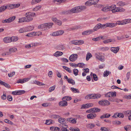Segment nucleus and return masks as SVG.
Wrapping results in <instances>:
<instances>
[{
  "instance_id": "obj_9",
  "label": "nucleus",
  "mask_w": 131,
  "mask_h": 131,
  "mask_svg": "<svg viewBox=\"0 0 131 131\" xmlns=\"http://www.w3.org/2000/svg\"><path fill=\"white\" fill-rule=\"evenodd\" d=\"M77 119L73 118H68L67 120L69 122L73 124H75L76 123V120Z\"/></svg>"
},
{
  "instance_id": "obj_36",
  "label": "nucleus",
  "mask_w": 131,
  "mask_h": 131,
  "mask_svg": "<svg viewBox=\"0 0 131 131\" xmlns=\"http://www.w3.org/2000/svg\"><path fill=\"white\" fill-rule=\"evenodd\" d=\"M15 16H13L8 18V20L9 23L13 21L15 19Z\"/></svg>"
},
{
  "instance_id": "obj_31",
  "label": "nucleus",
  "mask_w": 131,
  "mask_h": 131,
  "mask_svg": "<svg viewBox=\"0 0 131 131\" xmlns=\"http://www.w3.org/2000/svg\"><path fill=\"white\" fill-rule=\"evenodd\" d=\"M54 122V121H53L52 119H49L46 120V123L45 124L48 125H49L53 123Z\"/></svg>"
},
{
  "instance_id": "obj_17",
  "label": "nucleus",
  "mask_w": 131,
  "mask_h": 131,
  "mask_svg": "<svg viewBox=\"0 0 131 131\" xmlns=\"http://www.w3.org/2000/svg\"><path fill=\"white\" fill-rule=\"evenodd\" d=\"M124 25L131 23V19H125L123 20Z\"/></svg>"
},
{
  "instance_id": "obj_61",
  "label": "nucleus",
  "mask_w": 131,
  "mask_h": 131,
  "mask_svg": "<svg viewBox=\"0 0 131 131\" xmlns=\"http://www.w3.org/2000/svg\"><path fill=\"white\" fill-rule=\"evenodd\" d=\"M85 65L83 63H78L77 64L78 67V66L79 67L83 68L84 66Z\"/></svg>"
},
{
  "instance_id": "obj_64",
  "label": "nucleus",
  "mask_w": 131,
  "mask_h": 131,
  "mask_svg": "<svg viewBox=\"0 0 131 131\" xmlns=\"http://www.w3.org/2000/svg\"><path fill=\"white\" fill-rule=\"evenodd\" d=\"M130 128V126L129 125H127L125 126L124 127L125 130L126 131H127L128 130H129Z\"/></svg>"
},
{
  "instance_id": "obj_18",
  "label": "nucleus",
  "mask_w": 131,
  "mask_h": 131,
  "mask_svg": "<svg viewBox=\"0 0 131 131\" xmlns=\"http://www.w3.org/2000/svg\"><path fill=\"white\" fill-rule=\"evenodd\" d=\"M92 32H93V30L92 29L84 31L82 33V35H88L90 34Z\"/></svg>"
},
{
  "instance_id": "obj_63",
  "label": "nucleus",
  "mask_w": 131,
  "mask_h": 131,
  "mask_svg": "<svg viewBox=\"0 0 131 131\" xmlns=\"http://www.w3.org/2000/svg\"><path fill=\"white\" fill-rule=\"evenodd\" d=\"M55 89V86L54 85L52 87H50L49 90V92H51L53 91Z\"/></svg>"
},
{
  "instance_id": "obj_51",
  "label": "nucleus",
  "mask_w": 131,
  "mask_h": 131,
  "mask_svg": "<svg viewBox=\"0 0 131 131\" xmlns=\"http://www.w3.org/2000/svg\"><path fill=\"white\" fill-rule=\"evenodd\" d=\"M33 33L34 34L33 36H39L42 33L41 32L39 31L37 32H33Z\"/></svg>"
},
{
  "instance_id": "obj_39",
  "label": "nucleus",
  "mask_w": 131,
  "mask_h": 131,
  "mask_svg": "<svg viewBox=\"0 0 131 131\" xmlns=\"http://www.w3.org/2000/svg\"><path fill=\"white\" fill-rule=\"evenodd\" d=\"M26 28L27 31L32 30L34 28V27L33 26H29Z\"/></svg>"
},
{
  "instance_id": "obj_62",
  "label": "nucleus",
  "mask_w": 131,
  "mask_h": 131,
  "mask_svg": "<svg viewBox=\"0 0 131 131\" xmlns=\"http://www.w3.org/2000/svg\"><path fill=\"white\" fill-rule=\"evenodd\" d=\"M24 79H19L17 80V83H24Z\"/></svg>"
},
{
  "instance_id": "obj_42",
  "label": "nucleus",
  "mask_w": 131,
  "mask_h": 131,
  "mask_svg": "<svg viewBox=\"0 0 131 131\" xmlns=\"http://www.w3.org/2000/svg\"><path fill=\"white\" fill-rule=\"evenodd\" d=\"M42 6H38L32 9L33 11H36L38 10L39 9H40Z\"/></svg>"
},
{
  "instance_id": "obj_3",
  "label": "nucleus",
  "mask_w": 131,
  "mask_h": 131,
  "mask_svg": "<svg viewBox=\"0 0 131 131\" xmlns=\"http://www.w3.org/2000/svg\"><path fill=\"white\" fill-rule=\"evenodd\" d=\"M76 8H77V12L78 13L85 9L86 8V7L84 6H78L76 7Z\"/></svg>"
},
{
  "instance_id": "obj_26",
  "label": "nucleus",
  "mask_w": 131,
  "mask_h": 131,
  "mask_svg": "<svg viewBox=\"0 0 131 131\" xmlns=\"http://www.w3.org/2000/svg\"><path fill=\"white\" fill-rule=\"evenodd\" d=\"M70 90L71 91L74 93H79L80 92L79 90L75 88H70Z\"/></svg>"
},
{
  "instance_id": "obj_12",
  "label": "nucleus",
  "mask_w": 131,
  "mask_h": 131,
  "mask_svg": "<svg viewBox=\"0 0 131 131\" xmlns=\"http://www.w3.org/2000/svg\"><path fill=\"white\" fill-rule=\"evenodd\" d=\"M47 24L46 23H45L40 24L38 26V29L41 28L42 29H44V30L47 29L46 27Z\"/></svg>"
},
{
  "instance_id": "obj_1",
  "label": "nucleus",
  "mask_w": 131,
  "mask_h": 131,
  "mask_svg": "<svg viewBox=\"0 0 131 131\" xmlns=\"http://www.w3.org/2000/svg\"><path fill=\"white\" fill-rule=\"evenodd\" d=\"M25 15L27 22H29L32 21L33 19L32 18L36 15L35 13L29 12L26 13Z\"/></svg>"
},
{
  "instance_id": "obj_46",
  "label": "nucleus",
  "mask_w": 131,
  "mask_h": 131,
  "mask_svg": "<svg viewBox=\"0 0 131 131\" xmlns=\"http://www.w3.org/2000/svg\"><path fill=\"white\" fill-rule=\"evenodd\" d=\"M69 129L71 131H80V129L77 128H75L72 127H70Z\"/></svg>"
},
{
  "instance_id": "obj_32",
  "label": "nucleus",
  "mask_w": 131,
  "mask_h": 131,
  "mask_svg": "<svg viewBox=\"0 0 131 131\" xmlns=\"http://www.w3.org/2000/svg\"><path fill=\"white\" fill-rule=\"evenodd\" d=\"M117 4L118 6H123L125 5L126 4L125 3L123 2L122 1L119 2L117 3Z\"/></svg>"
},
{
  "instance_id": "obj_8",
  "label": "nucleus",
  "mask_w": 131,
  "mask_h": 131,
  "mask_svg": "<svg viewBox=\"0 0 131 131\" xmlns=\"http://www.w3.org/2000/svg\"><path fill=\"white\" fill-rule=\"evenodd\" d=\"M52 20L56 24L59 25H61L62 24L61 21L57 19L56 17H53L52 18Z\"/></svg>"
},
{
  "instance_id": "obj_59",
  "label": "nucleus",
  "mask_w": 131,
  "mask_h": 131,
  "mask_svg": "<svg viewBox=\"0 0 131 131\" xmlns=\"http://www.w3.org/2000/svg\"><path fill=\"white\" fill-rule=\"evenodd\" d=\"M115 24H116V26H117V24L121 25H124L123 20L121 21H117L116 23H115Z\"/></svg>"
},
{
  "instance_id": "obj_40",
  "label": "nucleus",
  "mask_w": 131,
  "mask_h": 131,
  "mask_svg": "<svg viewBox=\"0 0 131 131\" xmlns=\"http://www.w3.org/2000/svg\"><path fill=\"white\" fill-rule=\"evenodd\" d=\"M76 8V7H75L72 9L70 10H69L70 11V13L71 12L72 13H77Z\"/></svg>"
},
{
  "instance_id": "obj_13",
  "label": "nucleus",
  "mask_w": 131,
  "mask_h": 131,
  "mask_svg": "<svg viewBox=\"0 0 131 131\" xmlns=\"http://www.w3.org/2000/svg\"><path fill=\"white\" fill-rule=\"evenodd\" d=\"M111 10L113 13H114L118 12L117 7H116L115 5H112L111 6Z\"/></svg>"
},
{
  "instance_id": "obj_2",
  "label": "nucleus",
  "mask_w": 131,
  "mask_h": 131,
  "mask_svg": "<svg viewBox=\"0 0 131 131\" xmlns=\"http://www.w3.org/2000/svg\"><path fill=\"white\" fill-rule=\"evenodd\" d=\"M78 58V55L77 54H73L70 56L69 59L71 61L74 62Z\"/></svg>"
},
{
  "instance_id": "obj_43",
  "label": "nucleus",
  "mask_w": 131,
  "mask_h": 131,
  "mask_svg": "<svg viewBox=\"0 0 131 131\" xmlns=\"http://www.w3.org/2000/svg\"><path fill=\"white\" fill-rule=\"evenodd\" d=\"M7 7L6 6H4L0 7V12H1L5 10Z\"/></svg>"
},
{
  "instance_id": "obj_30",
  "label": "nucleus",
  "mask_w": 131,
  "mask_h": 131,
  "mask_svg": "<svg viewBox=\"0 0 131 131\" xmlns=\"http://www.w3.org/2000/svg\"><path fill=\"white\" fill-rule=\"evenodd\" d=\"M19 23H22L24 22H27L26 17L20 18L19 19Z\"/></svg>"
},
{
  "instance_id": "obj_28",
  "label": "nucleus",
  "mask_w": 131,
  "mask_h": 131,
  "mask_svg": "<svg viewBox=\"0 0 131 131\" xmlns=\"http://www.w3.org/2000/svg\"><path fill=\"white\" fill-rule=\"evenodd\" d=\"M67 81L69 83L72 84L73 85H74L75 84V82L71 79H69L67 80Z\"/></svg>"
},
{
  "instance_id": "obj_20",
  "label": "nucleus",
  "mask_w": 131,
  "mask_h": 131,
  "mask_svg": "<svg viewBox=\"0 0 131 131\" xmlns=\"http://www.w3.org/2000/svg\"><path fill=\"white\" fill-rule=\"evenodd\" d=\"M63 54V53L62 52L57 51L53 54V56H54L57 57L59 56L62 55Z\"/></svg>"
},
{
  "instance_id": "obj_4",
  "label": "nucleus",
  "mask_w": 131,
  "mask_h": 131,
  "mask_svg": "<svg viewBox=\"0 0 131 131\" xmlns=\"http://www.w3.org/2000/svg\"><path fill=\"white\" fill-rule=\"evenodd\" d=\"M64 32V31L63 30H60L57 32H53L52 35L54 36H56L62 35Z\"/></svg>"
},
{
  "instance_id": "obj_37",
  "label": "nucleus",
  "mask_w": 131,
  "mask_h": 131,
  "mask_svg": "<svg viewBox=\"0 0 131 131\" xmlns=\"http://www.w3.org/2000/svg\"><path fill=\"white\" fill-rule=\"evenodd\" d=\"M104 106H106L109 105L110 103L109 101L108 100H104Z\"/></svg>"
},
{
  "instance_id": "obj_38",
  "label": "nucleus",
  "mask_w": 131,
  "mask_h": 131,
  "mask_svg": "<svg viewBox=\"0 0 131 131\" xmlns=\"http://www.w3.org/2000/svg\"><path fill=\"white\" fill-rule=\"evenodd\" d=\"M60 117L59 115L55 114H53L51 116V118L52 119H57L59 118Z\"/></svg>"
},
{
  "instance_id": "obj_29",
  "label": "nucleus",
  "mask_w": 131,
  "mask_h": 131,
  "mask_svg": "<svg viewBox=\"0 0 131 131\" xmlns=\"http://www.w3.org/2000/svg\"><path fill=\"white\" fill-rule=\"evenodd\" d=\"M47 24L46 25L47 29H48L51 28L52 27V26L53 25V24L51 23H46Z\"/></svg>"
},
{
  "instance_id": "obj_33",
  "label": "nucleus",
  "mask_w": 131,
  "mask_h": 131,
  "mask_svg": "<svg viewBox=\"0 0 131 131\" xmlns=\"http://www.w3.org/2000/svg\"><path fill=\"white\" fill-rule=\"evenodd\" d=\"M12 42H16L18 40V37L16 36H13L11 37Z\"/></svg>"
},
{
  "instance_id": "obj_25",
  "label": "nucleus",
  "mask_w": 131,
  "mask_h": 131,
  "mask_svg": "<svg viewBox=\"0 0 131 131\" xmlns=\"http://www.w3.org/2000/svg\"><path fill=\"white\" fill-rule=\"evenodd\" d=\"M72 99V98L69 96H65L64 97H63L62 99V100H65L66 101H69L71 100Z\"/></svg>"
},
{
  "instance_id": "obj_53",
  "label": "nucleus",
  "mask_w": 131,
  "mask_h": 131,
  "mask_svg": "<svg viewBox=\"0 0 131 131\" xmlns=\"http://www.w3.org/2000/svg\"><path fill=\"white\" fill-rule=\"evenodd\" d=\"M74 74L76 76L78 75V70L76 69H74L73 70Z\"/></svg>"
},
{
  "instance_id": "obj_60",
  "label": "nucleus",
  "mask_w": 131,
  "mask_h": 131,
  "mask_svg": "<svg viewBox=\"0 0 131 131\" xmlns=\"http://www.w3.org/2000/svg\"><path fill=\"white\" fill-rule=\"evenodd\" d=\"M91 1L89 0L85 3V5L87 6H90L92 5Z\"/></svg>"
},
{
  "instance_id": "obj_45",
  "label": "nucleus",
  "mask_w": 131,
  "mask_h": 131,
  "mask_svg": "<svg viewBox=\"0 0 131 131\" xmlns=\"http://www.w3.org/2000/svg\"><path fill=\"white\" fill-rule=\"evenodd\" d=\"M109 92L110 97L116 96V92Z\"/></svg>"
},
{
  "instance_id": "obj_55",
  "label": "nucleus",
  "mask_w": 131,
  "mask_h": 131,
  "mask_svg": "<svg viewBox=\"0 0 131 131\" xmlns=\"http://www.w3.org/2000/svg\"><path fill=\"white\" fill-rule=\"evenodd\" d=\"M102 62H104L105 60V58L104 56H103L101 55L100 57V58L99 59Z\"/></svg>"
},
{
  "instance_id": "obj_27",
  "label": "nucleus",
  "mask_w": 131,
  "mask_h": 131,
  "mask_svg": "<svg viewBox=\"0 0 131 131\" xmlns=\"http://www.w3.org/2000/svg\"><path fill=\"white\" fill-rule=\"evenodd\" d=\"M27 31V30L26 28V27L21 28L19 29V32L20 33H22Z\"/></svg>"
},
{
  "instance_id": "obj_52",
  "label": "nucleus",
  "mask_w": 131,
  "mask_h": 131,
  "mask_svg": "<svg viewBox=\"0 0 131 131\" xmlns=\"http://www.w3.org/2000/svg\"><path fill=\"white\" fill-rule=\"evenodd\" d=\"M94 99H98L101 96V95L99 94H94Z\"/></svg>"
},
{
  "instance_id": "obj_5",
  "label": "nucleus",
  "mask_w": 131,
  "mask_h": 131,
  "mask_svg": "<svg viewBox=\"0 0 131 131\" xmlns=\"http://www.w3.org/2000/svg\"><path fill=\"white\" fill-rule=\"evenodd\" d=\"M62 101L60 102L59 104L60 106H65L68 105V103L67 101L65 100H62Z\"/></svg>"
},
{
  "instance_id": "obj_50",
  "label": "nucleus",
  "mask_w": 131,
  "mask_h": 131,
  "mask_svg": "<svg viewBox=\"0 0 131 131\" xmlns=\"http://www.w3.org/2000/svg\"><path fill=\"white\" fill-rule=\"evenodd\" d=\"M112 41V40L111 39H109L104 40L103 42L104 43H107Z\"/></svg>"
},
{
  "instance_id": "obj_54",
  "label": "nucleus",
  "mask_w": 131,
  "mask_h": 131,
  "mask_svg": "<svg viewBox=\"0 0 131 131\" xmlns=\"http://www.w3.org/2000/svg\"><path fill=\"white\" fill-rule=\"evenodd\" d=\"M110 73L111 72H109L108 71H104V77H107L109 73Z\"/></svg>"
},
{
  "instance_id": "obj_47",
  "label": "nucleus",
  "mask_w": 131,
  "mask_h": 131,
  "mask_svg": "<svg viewBox=\"0 0 131 131\" xmlns=\"http://www.w3.org/2000/svg\"><path fill=\"white\" fill-rule=\"evenodd\" d=\"M18 95H21L24 93L25 91L24 90H17Z\"/></svg>"
},
{
  "instance_id": "obj_15",
  "label": "nucleus",
  "mask_w": 131,
  "mask_h": 131,
  "mask_svg": "<svg viewBox=\"0 0 131 131\" xmlns=\"http://www.w3.org/2000/svg\"><path fill=\"white\" fill-rule=\"evenodd\" d=\"M94 94H89L85 96V99L87 100L90 99H94Z\"/></svg>"
},
{
  "instance_id": "obj_16",
  "label": "nucleus",
  "mask_w": 131,
  "mask_h": 131,
  "mask_svg": "<svg viewBox=\"0 0 131 131\" xmlns=\"http://www.w3.org/2000/svg\"><path fill=\"white\" fill-rule=\"evenodd\" d=\"M58 122L62 124H64L66 123V119L63 117L59 118L58 119Z\"/></svg>"
},
{
  "instance_id": "obj_41",
  "label": "nucleus",
  "mask_w": 131,
  "mask_h": 131,
  "mask_svg": "<svg viewBox=\"0 0 131 131\" xmlns=\"http://www.w3.org/2000/svg\"><path fill=\"white\" fill-rule=\"evenodd\" d=\"M63 68L69 73L72 72L71 70L69 68L65 66H63Z\"/></svg>"
},
{
  "instance_id": "obj_23",
  "label": "nucleus",
  "mask_w": 131,
  "mask_h": 131,
  "mask_svg": "<svg viewBox=\"0 0 131 131\" xmlns=\"http://www.w3.org/2000/svg\"><path fill=\"white\" fill-rule=\"evenodd\" d=\"M90 110H91V111H92V112H100L101 110L97 108H94L91 109Z\"/></svg>"
},
{
  "instance_id": "obj_57",
  "label": "nucleus",
  "mask_w": 131,
  "mask_h": 131,
  "mask_svg": "<svg viewBox=\"0 0 131 131\" xmlns=\"http://www.w3.org/2000/svg\"><path fill=\"white\" fill-rule=\"evenodd\" d=\"M95 57L96 58L99 59L100 58V57L101 56V54L100 53H95Z\"/></svg>"
},
{
  "instance_id": "obj_6",
  "label": "nucleus",
  "mask_w": 131,
  "mask_h": 131,
  "mask_svg": "<svg viewBox=\"0 0 131 131\" xmlns=\"http://www.w3.org/2000/svg\"><path fill=\"white\" fill-rule=\"evenodd\" d=\"M93 106V104L92 103L83 104L81 107V109L87 108L90 107H92Z\"/></svg>"
},
{
  "instance_id": "obj_35",
  "label": "nucleus",
  "mask_w": 131,
  "mask_h": 131,
  "mask_svg": "<svg viewBox=\"0 0 131 131\" xmlns=\"http://www.w3.org/2000/svg\"><path fill=\"white\" fill-rule=\"evenodd\" d=\"M42 0H32L31 4L33 5L40 2Z\"/></svg>"
},
{
  "instance_id": "obj_58",
  "label": "nucleus",
  "mask_w": 131,
  "mask_h": 131,
  "mask_svg": "<svg viewBox=\"0 0 131 131\" xmlns=\"http://www.w3.org/2000/svg\"><path fill=\"white\" fill-rule=\"evenodd\" d=\"M104 100L99 101L98 102L99 104L102 106H104Z\"/></svg>"
},
{
  "instance_id": "obj_19",
  "label": "nucleus",
  "mask_w": 131,
  "mask_h": 131,
  "mask_svg": "<svg viewBox=\"0 0 131 131\" xmlns=\"http://www.w3.org/2000/svg\"><path fill=\"white\" fill-rule=\"evenodd\" d=\"M57 49L59 50H64L65 49V47L62 45H59L57 47Z\"/></svg>"
},
{
  "instance_id": "obj_49",
  "label": "nucleus",
  "mask_w": 131,
  "mask_h": 131,
  "mask_svg": "<svg viewBox=\"0 0 131 131\" xmlns=\"http://www.w3.org/2000/svg\"><path fill=\"white\" fill-rule=\"evenodd\" d=\"M95 126V125L93 124H90L87 125V127L88 128L91 129Z\"/></svg>"
},
{
  "instance_id": "obj_24",
  "label": "nucleus",
  "mask_w": 131,
  "mask_h": 131,
  "mask_svg": "<svg viewBox=\"0 0 131 131\" xmlns=\"http://www.w3.org/2000/svg\"><path fill=\"white\" fill-rule=\"evenodd\" d=\"M92 57V55L91 54L90 52H88L86 54V61H88L89 59Z\"/></svg>"
},
{
  "instance_id": "obj_44",
  "label": "nucleus",
  "mask_w": 131,
  "mask_h": 131,
  "mask_svg": "<svg viewBox=\"0 0 131 131\" xmlns=\"http://www.w3.org/2000/svg\"><path fill=\"white\" fill-rule=\"evenodd\" d=\"M90 1H91L92 5L96 4L99 1V0H90Z\"/></svg>"
},
{
  "instance_id": "obj_14",
  "label": "nucleus",
  "mask_w": 131,
  "mask_h": 131,
  "mask_svg": "<svg viewBox=\"0 0 131 131\" xmlns=\"http://www.w3.org/2000/svg\"><path fill=\"white\" fill-rule=\"evenodd\" d=\"M111 6H106L101 9V10L104 12H106L111 10Z\"/></svg>"
},
{
  "instance_id": "obj_22",
  "label": "nucleus",
  "mask_w": 131,
  "mask_h": 131,
  "mask_svg": "<svg viewBox=\"0 0 131 131\" xmlns=\"http://www.w3.org/2000/svg\"><path fill=\"white\" fill-rule=\"evenodd\" d=\"M107 27L112 28L116 26V24L115 23H107Z\"/></svg>"
},
{
  "instance_id": "obj_11",
  "label": "nucleus",
  "mask_w": 131,
  "mask_h": 131,
  "mask_svg": "<svg viewBox=\"0 0 131 131\" xmlns=\"http://www.w3.org/2000/svg\"><path fill=\"white\" fill-rule=\"evenodd\" d=\"M3 40L4 42L5 43H10L12 42L11 37H7L4 38Z\"/></svg>"
},
{
  "instance_id": "obj_21",
  "label": "nucleus",
  "mask_w": 131,
  "mask_h": 131,
  "mask_svg": "<svg viewBox=\"0 0 131 131\" xmlns=\"http://www.w3.org/2000/svg\"><path fill=\"white\" fill-rule=\"evenodd\" d=\"M96 116V115L95 114H93L91 113L88 115L87 117L88 118L92 119L95 118Z\"/></svg>"
},
{
  "instance_id": "obj_56",
  "label": "nucleus",
  "mask_w": 131,
  "mask_h": 131,
  "mask_svg": "<svg viewBox=\"0 0 131 131\" xmlns=\"http://www.w3.org/2000/svg\"><path fill=\"white\" fill-rule=\"evenodd\" d=\"M78 40H73L71 42V44H73L75 45H78Z\"/></svg>"
},
{
  "instance_id": "obj_7",
  "label": "nucleus",
  "mask_w": 131,
  "mask_h": 131,
  "mask_svg": "<svg viewBox=\"0 0 131 131\" xmlns=\"http://www.w3.org/2000/svg\"><path fill=\"white\" fill-rule=\"evenodd\" d=\"M119 49V48L118 47H112L111 49V50L115 53H117Z\"/></svg>"
},
{
  "instance_id": "obj_48",
  "label": "nucleus",
  "mask_w": 131,
  "mask_h": 131,
  "mask_svg": "<svg viewBox=\"0 0 131 131\" xmlns=\"http://www.w3.org/2000/svg\"><path fill=\"white\" fill-rule=\"evenodd\" d=\"M118 12H124L125 11V9L121 7H117Z\"/></svg>"
},
{
  "instance_id": "obj_34",
  "label": "nucleus",
  "mask_w": 131,
  "mask_h": 131,
  "mask_svg": "<svg viewBox=\"0 0 131 131\" xmlns=\"http://www.w3.org/2000/svg\"><path fill=\"white\" fill-rule=\"evenodd\" d=\"M17 51V49L16 48H10L9 50V51L11 53L12 52H14Z\"/></svg>"
},
{
  "instance_id": "obj_10",
  "label": "nucleus",
  "mask_w": 131,
  "mask_h": 131,
  "mask_svg": "<svg viewBox=\"0 0 131 131\" xmlns=\"http://www.w3.org/2000/svg\"><path fill=\"white\" fill-rule=\"evenodd\" d=\"M101 25L100 23L96 25L94 27L93 29H92L93 30V32L97 30L98 29L100 28H101Z\"/></svg>"
}]
</instances>
